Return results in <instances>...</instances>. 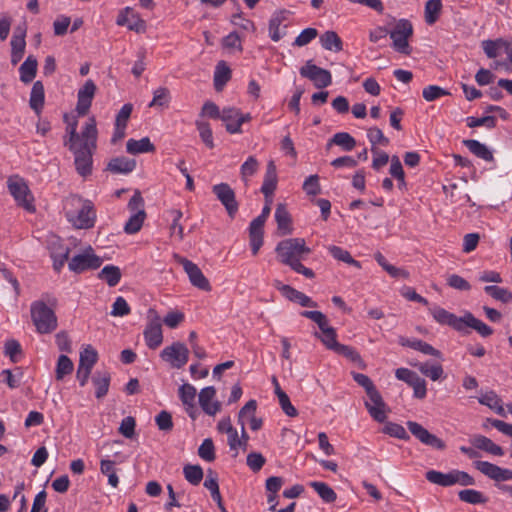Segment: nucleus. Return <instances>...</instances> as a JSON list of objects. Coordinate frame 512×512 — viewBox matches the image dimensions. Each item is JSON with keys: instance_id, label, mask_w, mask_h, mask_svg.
Here are the masks:
<instances>
[{"instance_id": "51", "label": "nucleus", "mask_w": 512, "mask_h": 512, "mask_svg": "<svg viewBox=\"0 0 512 512\" xmlns=\"http://www.w3.org/2000/svg\"><path fill=\"white\" fill-rule=\"evenodd\" d=\"M505 39L482 41V48L488 58H496L500 50H504Z\"/></svg>"}, {"instance_id": "27", "label": "nucleus", "mask_w": 512, "mask_h": 512, "mask_svg": "<svg viewBox=\"0 0 512 512\" xmlns=\"http://www.w3.org/2000/svg\"><path fill=\"white\" fill-rule=\"evenodd\" d=\"M400 344L402 346H407L414 350L420 351L421 353H423L425 355H431V356H434L439 359L442 358V353L439 350L435 349L432 345H430L427 342H424L420 339L401 338Z\"/></svg>"}, {"instance_id": "30", "label": "nucleus", "mask_w": 512, "mask_h": 512, "mask_svg": "<svg viewBox=\"0 0 512 512\" xmlns=\"http://www.w3.org/2000/svg\"><path fill=\"white\" fill-rule=\"evenodd\" d=\"M288 14L289 11L282 9L272 15L269 21V35L273 41L278 42L283 37L284 33L281 32L280 26L287 19Z\"/></svg>"}, {"instance_id": "15", "label": "nucleus", "mask_w": 512, "mask_h": 512, "mask_svg": "<svg viewBox=\"0 0 512 512\" xmlns=\"http://www.w3.org/2000/svg\"><path fill=\"white\" fill-rule=\"evenodd\" d=\"M96 92V85L92 80H87L78 91L76 112L79 117H84L92 104Z\"/></svg>"}, {"instance_id": "54", "label": "nucleus", "mask_w": 512, "mask_h": 512, "mask_svg": "<svg viewBox=\"0 0 512 512\" xmlns=\"http://www.w3.org/2000/svg\"><path fill=\"white\" fill-rule=\"evenodd\" d=\"M484 291L494 299L503 303H509L512 301V292L506 288L491 285L486 286Z\"/></svg>"}, {"instance_id": "47", "label": "nucleus", "mask_w": 512, "mask_h": 512, "mask_svg": "<svg viewBox=\"0 0 512 512\" xmlns=\"http://www.w3.org/2000/svg\"><path fill=\"white\" fill-rule=\"evenodd\" d=\"M335 353L344 356L360 369L365 367L364 361L362 360L360 354L351 346L341 344Z\"/></svg>"}, {"instance_id": "20", "label": "nucleus", "mask_w": 512, "mask_h": 512, "mask_svg": "<svg viewBox=\"0 0 512 512\" xmlns=\"http://www.w3.org/2000/svg\"><path fill=\"white\" fill-rule=\"evenodd\" d=\"M216 389L208 386L201 389L198 399L202 410L209 416L216 415L221 410V403L215 400Z\"/></svg>"}, {"instance_id": "41", "label": "nucleus", "mask_w": 512, "mask_h": 512, "mask_svg": "<svg viewBox=\"0 0 512 512\" xmlns=\"http://www.w3.org/2000/svg\"><path fill=\"white\" fill-rule=\"evenodd\" d=\"M30 107L39 112L44 105V86L41 81L34 82L30 94Z\"/></svg>"}, {"instance_id": "52", "label": "nucleus", "mask_w": 512, "mask_h": 512, "mask_svg": "<svg viewBox=\"0 0 512 512\" xmlns=\"http://www.w3.org/2000/svg\"><path fill=\"white\" fill-rule=\"evenodd\" d=\"M70 249L68 247L60 246L58 249L51 251V258L53 260V267L56 271H60L69 257Z\"/></svg>"}, {"instance_id": "35", "label": "nucleus", "mask_w": 512, "mask_h": 512, "mask_svg": "<svg viewBox=\"0 0 512 512\" xmlns=\"http://www.w3.org/2000/svg\"><path fill=\"white\" fill-rule=\"evenodd\" d=\"M97 360L98 353L96 349L91 345H85L80 351L78 367L92 371Z\"/></svg>"}, {"instance_id": "33", "label": "nucleus", "mask_w": 512, "mask_h": 512, "mask_svg": "<svg viewBox=\"0 0 512 512\" xmlns=\"http://www.w3.org/2000/svg\"><path fill=\"white\" fill-rule=\"evenodd\" d=\"M230 79L231 69L229 66L225 61L218 62L214 72V87L216 91H221Z\"/></svg>"}, {"instance_id": "10", "label": "nucleus", "mask_w": 512, "mask_h": 512, "mask_svg": "<svg viewBox=\"0 0 512 512\" xmlns=\"http://www.w3.org/2000/svg\"><path fill=\"white\" fill-rule=\"evenodd\" d=\"M102 259L97 256L91 246L81 253L74 255L68 262V268L74 273H82L86 270L97 269L101 266Z\"/></svg>"}, {"instance_id": "6", "label": "nucleus", "mask_w": 512, "mask_h": 512, "mask_svg": "<svg viewBox=\"0 0 512 512\" xmlns=\"http://www.w3.org/2000/svg\"><path fill=\"white\" fill-rule=\"evenodd\" d=\"M425 478L430 483L441 487H450L453 485L472 486L475 484V479L471 475L458 469H452L447 473L433 469L428 470L425 473Z\"/></svg>"}, {"instance_id": "8", "label": "nucleus", "mask_w": 512, "mask_h": 512, "mask_svg": "<svg viewBox=\"0 0 512 512\" xmlns=\"http://www.w3.org/2000/svg\"><path fill=\"white\" fill-rule=\"evenodd\" d=\"M10 194L13 196L17 205L28 212L35 211L34 197L27 183L20 177H10L7 182Z\"/></svg>"}, {"instance_id": "55", "label": "nucleus", "mask_w": 512, "mask_h": 512, "mask_svg": "<svg viewBox=\"0 0 512 512\" xmlns=\"http://www.w3.org/2000/svg\"><path fill=\"white\" fill-rule=\"evenodd\" d=\"M329 252H330V254L335 259H337L339 261H342V262H345L347 264L353 265V266H355L357 268L361 267L360 263L357 260L353 259V257L351 256V254L347 250H345V249H343L341 247L330 246L329 247Z\"/></svg>"}, {"instance_id": "9", "label": "nucleus", "mask_w": 512, "mask_h": 512, "mask_svg": "<svg viewBox=\"0 0 512 512\" xmlns=\"http://www.w3.org/2000/svg\"><path fill=\"white\" fill-rule=\"evenodd\" d=\"M160 357L171 368L181 369L189 360V349L184 343L175 341L160 352Z\"/></svg>"}, {"instance_id": "1", "label": "nucleus", "mask_w": 512, "mask_h": 512, "mask_svg": "<svg viewBox=\"0 0 512 512\" xmlns=\"http://www.w3.org/2000/svg\"><path fill=\"white\" fill-rule=\"evenodd\" d=\"M97 130H70L66 145L74 155L76 171L82 177L92 172L93 151L96 147Z\"/></svg>"}, {"instance_id": "28", "label": "nucleus", "mask_w": 512, "mask_h": 512, "mask_svg": "<svg viewBox=\"0 0 512 512\" xmlns=\"http://www.w3.org/2000/svg\"><path fill=\"white\" fill-rule=\"evenodd\" d=\"M462 143L476 157L487 162L494 161L492 151L485 144L474 139L463 140Z\"/></svg>"}, {"instance_id": "42", "label": "nucleus", "mask_w": 512, "mask_h": 512, "mask_svg": "<svg viewBox=\"0 0 512 512\" xmlns=\"http://www.w3.org/2000/svg\"><path fill=\"white\" fill-rule=\"evenodd\" d=\"M442 10L441 0H428L425 3L424 17L427 24H434L440 16Z\"/></svg>"}, {"instance_id": "12", "label": "nucleus", "mask_w": 512, "mask_h": 512, "mask_svg": "<svg viewBox=\"0 0 512 512\" xmlns=\"http://www.w3.org/2000/svg\"><path fill=\"white\" fill-rule=\"evenodd\" d=\"M407 427L411 434L415 438H417L422 444L430 446L437 450L445 449L446 445L444 441L438 438L436 435L430 433L421 424L414 421H408Z\"/></svg>"}, {"instance_id": "21", "label": "nucleus", "mask_w": 512, "mask_h": 512, "mask_svg": "<svg viewBox=\"0 0 512 512\" xmlns=\"http://www.w3.org/2000/svg\"><path fill=\"white\" fill-rule=\"evenodd\" d=\"M278 176L276 165L273 161H269L266 168V173L261 186L266 202L272 203L273 194L277 188Z\"/></svg>"}, {"instance_id": "18", "label": "nucleus", "mask_w": 512, "mask_h": 512, "mask_svg": "<svg viewBox=\"0 0 512 512\" xmlns=\"http://www.w3.org/2000/svg\"><path fill=\"white\" fill-rule=\"evenodd\" d=\"M429 312L437 323L441 325H448L458 332L462 331L463 316L458 317L437 305L429 307Z\"/></svg>"}, {"instance_id": "13", "label": "nucleus", "mask_w": 512, "mask_h": 512, "mask_svg": "<svg viewBox=\"0 0 512 512\" xmlns=\"http://www.w3.org/2000/svg\"><path fill=\"white\" fill-rule=\"evenodd\" d=\"M212 191L225 207L229 216L233 217L238 211V203L233 189L227 183H220L214 185Z\"/></svg>"}, {"instance_id": "7", "label": "nucleus", "mask_w": 512, "mask_h": 512, "mask_svg": "<svg viewBox=\"0 0 512 512\" xmlns=\"http://www.w3.org/2000/svg\"><path fill=\"white\" fill-rule=\"evenodd\" d=\"M276 252L281 262L292 268L310 253V248L306 246L304 239L291 238L281 241L276 247Z\"/></svg>"}, {"instance_id": "63", "label": "nucleus", "mask_w": 512, "mask_h": 512, "mask_svg": "<svg viewBox=\"0 0 512 512\" xmlns=\"http://www.w3.org/2000/svg\"><path fill=\"white\" fill-rule=\"evenodd\" d=\"M130 313V307L127 301L119 296L115 299L110 314L115 317H123Z\"/></svg>"}, {"instance_id": "37", "label": "nucleus", "mask_w": 512, "mask_h": 512, "mask_svg": "<svg viewBox=\"0 0 512 512\" xmlns=\"http://www.w3.org/2000/svg\"><path fill=\"white\" fill-rule=\"evenodd\" d=\"M98 278L105 281L110 287H114L121 280V270L118 266L106 265L99 272Z\"/></svg>"}, {"instance_id": "49", "label": "nucleus", "mask_w": 512, "mask_h": 512, "mask_svg": "<svg viewBox=\"0 0 512 512\" xmlns=\"http://www.w3.org/2000/svg\"><path fill=\"white\" fill-rule=\"evenodd\" d=\"M146 218L145 211H138L137 213H132L126 224L124 225V231L127 234H135L137 233Z\"/></svg>"}, {"instance_id": "61", "label": "nucleus", "mask_w": 512, "mask_h": 512, "mask_svg": "<svg viewBox=\"0 0 512 512\" xmlns=\"http://www.w3.org/2000/svg\"><path fill=\"white\" fill-rule=\"evenodd\" d=\"M196 394V388L189 383L183 384L179 387V397L183 405L195 402Z\"/></svg>"}, {"instance_id": "31", "label": "nucleus", "mask_w": 512, "mask_h": 512, "mask_svg": "<svg viewBox=\"0 0 512 512\" xmlns=\"http://www.w3.org/2000/svg\"><path fill=\"white\" fill-rule=\"evenodd\" d=\"M478 401L480 404L489 407L494 410L498 415L505 417L506 413L503 407V402L501 398L493 391L486 392L482 394Z\"/></svg>"}, {"instance_id": "17", "label": "nucleus", "mask_w": 512, "mask_h": 512, "mask_svg": "<svg viewBox=\"0 0 512 512\" xmlns=\"http://www.w3.org/2000/svg\"><path fill=\"white\" fill-rule=\"evenodd\" d=\"M274 287L281 292V294L288 299L289 301L298 303L302 307H316L317 303L313 301L306 294L296 290L290 285H286L276 280L274 282Z\"/></svg>"}, {"instance_id": "62", "label": "nucleus", "mask_w": 512, "mask_h": 512, "mask_svg": "<svg viewBox=\"0 0 512 512\" xmlns=\"http://www.w3.org/2000/svg\"><path fill=\"white\" fill-rule=\"evenodd\" d=\"M318 32L315 28H306L295 38L293 45L303 47L315 39Z\"/></svg>"}, {"instance_id": "5", "label": "nucleus", "mask_w": 512, "mask_h": 512, "mask_svg": "<svg viewBox=\"0 0 512 512\" xmlns=\"http://www.w3.org/2000/svg\"><path fill=\"white\" fill-rule=\"evenodd\" d=\"M354 381L362 386L368 396V400L365 402V406L368 409L370 415L379 423L384 422V404L382 397L379 392L375 389L370 378L364 374L352 372L351 373Z\"/></svg>"}, {"instance_id": "14", "label": "nucleus", "mask_w": 512, "mask_h": 512, "mask_svg": "<svg viewBox=\"0 0 512 512\" xmlns=\"http://www.w3.org/2000/svg\"><path fill=\"white\" fill-rule=\"evenodd\" d=\"M473 465L483 475L494 481L502 482L512 480L511 469L502 468L488 461H475Z\"/></svg>"}, {"instance_id": "59", "label": "nucleus", "mask_w": 512, "mask_h": 512, "mask_svg": "<svg viewBox=\"0 0 512 512\" xmlns=\"http://www.w3.org/2000/svg\"><path fill=\"white\" fill-rule=\"evenodd\" d=\"M172 224L170 227V232L172 236H176L179 240H182L184 238V228L180 224V220L183 216L182 212L180 210H172Z\"/></svg>"}, {"instance_id": "22", "label": "nucleus", "mask_w": 512, "mask_h": 512, "mask_svg": "<svg viewBox=\"0 0 512 512\" xmlns=\"http://www.w3.org/2000/svg\"><path fill=\"white\" fill-rule=\"evenodd\" d=\"M25 36L26 30L21 27H17L13 33L11 39V63L16 65L22 59L25 52Z\"/></svg>"}, {"instance_id": "45", "label": "nucleus", "mask_w": 512, "mask_h": 512, "mask_svg": "<svg viewBox=\"0 0 512 512\" xmlns=\"http://www.w3.org/2000/svg\"><path fill=\"white\" fill-rule=\"evenodd\" d=\"M309 485L317 492V494L320 496V498L324 502L331 503L336 500V498H337L336 493L326 483L319 482V481H312L309 483Z\"/></svg>"}, {"instance_id": "34", "label": "nucleus", "mask_w": 512, "mask_h": 512, "mask_svg": "<svg viewBox=\"0 0 512 512\" xmlns=\"http://www.w3.org/2000/svg\"><path fill=\"white\" fill-rule=\"evenodd\" d=\"M92 383L95 387L96 398H103L108 393L109 390L110 374L106 371H97L92 377Z\"/></svg>"}, {"instance_id": "16", "label": "nucleus", "mask_w": 512, "mask_h": 512, "mask_svg": "<svg viewBox=\"0 0 512 512\" xmlns=\"http://www.w3.org/2000/svg\"><path fill=\"white\" fill-rule=\"evenodd\" d=\"M181 264L183 265L184 271L188 275L189 281L193 286L203 291L211 290L209 280L195 263L187 259H182Z\"/></svg>"}, {"instance_id": "2", "label": "nucleus", "mask_w": 512, "mask_h": 512, "mask_svg": "<svg viewBox=\"0 0 512 512\" xmlns=\"http://www.w3.org/2000/svg\"><path fill=\"white\" fill-rule=\"evenodd\" d=\"M64 211L67 221L77 229H89L95 224L96 212L90 200L71 195L65 201Z\"/></svg>"}, {"instance_id": "32", "label": "nucleus", "mask_w": 512, "mask_h": 512, "mask_svg": "<svg viewBox=\"0 0 512 512\" xmlns=\"http://www.w3.org/2000/svg\"><path fill=\"white\" fill-rule=\"evenodd\" d=\"M126 150L128 153L136 155L153 152L155 147L148 137H143L139 140L129 139L126 144Z\"/></svg>"}, {"instance_id": "40", "label": "nucleus", "mask_w": 512, "mask_h": 512, "mask_svg": "<svg viewBox=\"0 0 512 512\" xmlns=\"http://www.w3.org/2000/svg\"><path fill=\"white\" fill-rule=\"evenodd\" d=\"M74 364L72 360L65 354H61L56 363L55 377L58 381L63 380L67 375L73 372Z\"/></svg>"}, {"instance_id": "53", "label": "nucleus", "mask_w": 512, "mask_h": 512, "mask_svg": "<svg viewBox=\"0 0 512 512\" xmlns=\"http://www.w3.org/2000/svg\"><path fill=\"white\" fill-rule=\"evenodd\" d=\"M170 102V92L166 87H159L153 93V99L149 107L162 108L168 106Z\"/></svg>"}, {"instance_id": "29", "label": "nucleus", "mask_w": 512, "mask_h": 512, "mask_svg": "<svg viewBox=\"0 0 512 512\" xmlns=\"http://www.w3.org/2000/svg\"><path fill=\"white\" fill-rule=\"evenodd\" d=\"M136 168V161L127 157H116L108 163V169L115 174H129Z\"/></svg>"}, {"instance_id": "36", "label": "nucleus", "mask_w": 512, "mask_h": 512, "mask_svg": "<svg viewBox=\"0 0 512 512\" xmlns=\"http://www.w3.org/2000/svg\"><path fill=\"white\" fill-rule=\"evenodd\" d=\"M418 370L432 381H438L443 378L444 370L439 363L423 362L415 364Z\"/></svg>"}, {"instance_id": "60", "label": "nucleus", "mask_w": 512, "mask_h": 512, "mask_svg": "<svg viewBox=\"0 0 512 512\" xmlns=\"http://www.w3.org/2000/svg\"><path fill=\"white\" fill-rule=\"evenodd\" d=\"M302 188L309 196L318 195L321 191L318 175L315 174L307 177L302 185Z\"/></svg>"}, {"instance_id": "48", "label": "nucleus", "mask_w": 512, "mask_h": 512, "mask_svg": "<svg viewBox=\"0 0 512 512\" xmlns=\"http://www.w3.org/2000/svg\"><path fill=\"white\" fill-rule=\"evenodd\" d=\"M259 169V162L254 156H249L247 160L240 167V174L242 180L247 185L249 179L255 175Z\"/></svg>"}, {"instance_id": "11", "label": "nucleus", "mask_w": 512, "mask_h": 512, "mask_svg": "<svg viewBox=\"0 0 512 512\" xmlns=\"http://www.w3.org/2000/svg\"><path fill=\"white\" fill-rule=\"evenodd\" d=\"M300 75L304 78L311 80L317 88H325L331 85V73L321 67L316 66L312 61L300 68Z\"/></svg>"}, {"instance_id": "46", "label": "nucleus", "mask_w": 512, "mask_h": 512, "mask_svg": "<svg viewBox=\"0 0 512 512\" xmlns=\"http://www.w3.org/2000/svg\"><path fill=\"white\" fill-rule=\"evenodd\" d=\"M458 497L462 502L468 504H484L487 502V498L482 492L474 489H464L458 492Z\"/></svg>"}, {"instance_id": "44", "label": "nucleus", "mask_w": 512, "mask_h": 512, "mask_svg": "<svg viewBox=\"0 0 512 512\" xmlns=\"http://www.w3.org/2000/svg\"><path fill=\"white\" fill-rule=\"evenodd\" d=\"M100 471L103 475L107 476L108 484L116 488L119 484V478L116 474L115 462L109 459H102L100 461Z\"/></svg>"}, {"instance_id": "50", "label": "nucleus", "mask_w": 512, "mask_h": 512, "mask_svg": "<svg viewBox=\"0 0 512 512\" xmlns=\"http://www.w3.org/2000/svg\"><path fill=\"white\" fill-rule=\"evenodd\" d=\"M389 173L397 180L398 188L402 189L406 186L403 166L397 156L391 158Z\"/></svg>"}, {"instance_id": "19", "label": "nucleus", "mask_w": 512, "mask_h": 512, "mask_svg": "<svg viewBox=\"0 0 512 512\" xmlns=\"http://www.w3.org/2000/svg\"><path fill=\"white\" fill-rule=\"evenodd\" d=\"M144 340L146 345L150 349H156L163 342V332L161 320L158 316H155L152 320L147 324L144 332H143Z\"/></svg>"}, {"instance_id": "26", "label": "nucleus", "mask_w": 512, "mask_h": 512, "mask_svg": "<svg viewBox=\"0 0 512 512\" xmlns=\"http://www.w3.org/2000/svg\"><path fill=\"white\" fill-rule=\"evenodd\" d=\"M314 336L318 338L327 349L333 352H335L341 345V343L337 341L336 330L329 324L320 329V333L315 332Z\"/></svg>"}, {"instance_id": "25", "label": "nucleus", "mask_w": 512, "mask_h": 512, "mask_svg": "<svg viewBox=\"0 0 512 512\" xmlns=\"http://www.w3.org/2000/svg\"><path fill=\"white\" fill-rule=\"evenodd\" d=\"M470 443L476 449L483 450L495 456H503L504 450L499 445L495 444L491 439L483 435H474L470 438Z\"/></svg>"}, {"instance_id": "4", "label": "nucleus", "mask_w": 512, "mask_h": 512, "mask_svg": "<svg viewBox=\"0 0 512 512\" xmlns=\"http://www.w3.org/2000/svg\"><path fill=\"white\" fill-rule=\"evenodd\" d=\"M391 39V48L398 54L410 56L413 52L411 39L414 34L412 23L407 19L395 21L394 25L388 31Z\"/></svg>"}, {"instance_id": "64", "label": "nucleus", "mask_w": 512, "mask_h": 512, "mask_svg": "<svg viewBox=\"0 0 512 512\" xmlns=\"http://www.w3.org/2000/svg\"><path fill=\"white\" fill-rule=\"evenodd\" d=\"M332 142L338 146H341L344 150H352L355 145V140L346 132L336 133L332 139Z\"/></svg>"}, {"instance_id": "56", "label": "nucleus", "mask_w": 512, "mask_h": 512, "mask_svg": "<svg viewBox=\"0 0 512 512\" xmlns=\"http://www.w3.org/2000/svg\"><path fill=\"white\" fill-rule=\"evenodd\" d=\"M185 479L192 485H198L203 479V470L199 465H186L183 468Z\"/></svg>"}, {"instance_id": "23", "label": "nucleus", "mask_w": 512, "mask_h": 512, "mask_svg": "<svg viewBox=\"0 0 512 512\" xmlns=\"http://www.w3.org/2000/svg\"><path fill=\"white\" fill-rule=\"evenodd\" d=\"M225 123L227 128L235 126L240 128L243 124L248 123L251 119L249 113L243 114L235 107L224 108L220 117Z\"/></svg>"}, {"instance_id": "58", "label": "nucleus", "mask_w": 512, "mask_h": 512, "mask_svg": "<svg viewBox=\"0 0 512 512\" xmlns=\"http://www.w3.org/2000/svg\"><path fill=\"white\" fill-rule=\"evenodd\" d=\"M198 455L206 462H212L215 459V448L212 439L206 438L198 448Z\"/></svg>"}, {"instance_id": "3", "label": "nucleus", "mask_w": 512, "mask_h": 512, "mask_svg": "<svg viewBox=\"0 0 512 512\" xmlns=\"http://www.w3.org/2000/svg\"><path fill=\"white\" fill-rule=\"evenodd\" d=\"M47 300L38 299L30 305L31 320L39 334H50L56 330L58 319L53 309L56 299L46 296Z\"/></svg>"}, {"instance_id": "38", "label": "nucleus", "mask_w": 512, "mask_h": 512, "mask_svg": "<svg viewBox=\"0 0 512 512\" xmlns=\"http://www.w3.org/2000/svg\"><path fill=\"white\" fill-rule=\"evenodd\" d=\"M20 80L24 83H30L37 72V60L33 56H28L19 68Z\"/></svg>"}, {"instance_id": "24", "label": "nucleus", "mask_w": 512, "mask_h": 512, "mask_svg": "<svg viewBox=\"0 0 512 512\" xmlns=\"http://www.w3.org/2000/svg\"><path fill=\"white\" fill-rule=\"evenodd\" d=\"M467 328L474 329L482 337H489L493 334V329L485 324L483 321L477 319L472 313L466 312L463 315L462 333H468Z\"/></svg>"}, {"instance_id": "43", "label": "nucleus", "mask_w": 512, "mask_h": 512, "mask_svg": "<svg viewBox=\"0 0 512 512\" xmlns=\"http://www.w3.org/2000/svg\"><path fill=\"white\" fill-rule=\"evenodd\" d=\"M320 43L326 50L335 52L342 50V41L334 31H326L324 34H322L320 36Z\"/></svg>"}, {"instance_id": "57", "label": "nucleus", "mask_w": 512, "mask_h": 512, "mask_svg": "<svg viewBox=\"0 0 512 512\" xmlns=\"http://www.w3.org/2000/svg\"><path fill=\"white\" fill-rule=\"evenodd\" d=\"M257 402L249 400L239 411L238 423L240 426H245L246 423L255 416Z\"/></svg>"}, {"instance_id": "39", "label": "nucleus", "mask_w": 512, "mask_h": 512, "mask_svg": "<svg viewBox=\"0 0 512 512\" xmlns=\"http://www.w3.org/2000/svg\"><path fill=\"white\" fill-rule=\"evenodd\" d=\"M274 216L279 231L283 235L291 233V218L284 205L279 204L277 206Z\"/></svg>"}]
</instances>
